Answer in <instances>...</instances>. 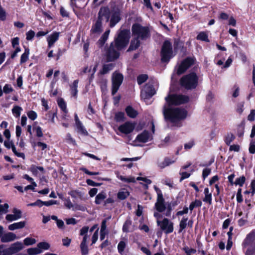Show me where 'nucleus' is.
I'll return each mask as SVG.
<instances>
[{
	"label": "nucleus",
	"instance_id": "nucleus-1",
	"mask_svg": "<svg viewBox=\"0 0 255 255\" xmlns=\"http://www.w3.org/2000/svg\"><path fill=\"white\" fill-rule=\"evenodd\" d=\"M166 104L163 107V114L166 120L180 127L179 121L185 119L187 116V112L184 109L172 108V105H178L187 103L189 97L183 95H169L165 98Z\"/></svg>",
	"mask_w": 255,
	"mask_h": 255
},
{
	"label": "nucleus",
	"instance_id": "nucleus-2",
	"mask_svg": "<svg viewBox=\"0 0 255 255\" xmlns=\"http://www.w3.org/2000/svg\"><path fill=\"white\" fill-rule=\"evenodd\" d=\"M130 31L128 30H122L118 34L115 40V44L111 43L106 52V57L108 61H113L119 57V52L125 47L129 42Z\"/></svg>",
	"mask_w": 255,
	"mask_h": 255
},
{
	"label": "nucleus",
	"instance_id": "nucleus-3",
	"mask_svg": "<svg viewBox=\"0 0 255 255\" xmlns=\"http://www.w3.org/2000/svg\"><path fill=\"white\" fill-rule=\"evenodd\" d=\"M104 19H106V22H108L110 19V10L106 7L100 8L98 18L92 24L91 29V33L92 35H99L102 32V21Z\"/></svg>",
	"mask_w": 255,
	"mask_h": 255
},
{
	"label": "nucleus",
	"instance_id": "nucleus-4",
	"mask_svg": "<svg viewBox=\"0 0 255 255\" xmlns=\"http://www.w3.org/2000/svg\"><path fill=\"white\" fill-rule=\"evenodd\" d=\"M182 87L187 90L195 89L198 83V77L195 73H191L183 76L180 80Z\"/></svg>",
	"mask_w": 255,
	"mask_h": 255
},
{
	"label": "nucleus",
	"instance_id": "nucleus-5",
	"mask_svg": "<svg viewBox=\"0 0 255 255\" xmlns=\"http://www.w3.org/2000/svg\"><path fill=\"white\" fill-rule=\"evenodd\" d=\"M243 246L246 249V255H255V230H253L247 235Z\"/></svg>",
	"mask_w": 255,
	"mask_h": 255
},
{
	"label": "nucleus",
	"instance_id": "nucleus-6",
	"mask_svg": "<svg viewBox=\"0 0 255 255\" xmlns=\"http://www.w3.org/2000/svg\"><path fill=\"white\" fill-rule=\"evenodd\" d=\"M156 82L155 80H152L146 84L141 91V98L147 105L151 103V102H148V101L156 93V89L154 87Z\"/></svg>",
	"mask_w": 255,
	"mask_h": 255
},
{
	"label": "nucleus",
	"instance_id": "nucleus-7",
	"mask_svg": "<svg viewBox=\"0 0 255 255\" xmlns=\"http://www.w3.org/2000/svg\"><path fill=\"white\" fill-rule=\"evenodd\" d=\"M131 30L133 35L138 39H145L150 36L148 28L142 26L138 23L133 24Z\"/></svg>",
	"mask_w": 255,
	"mask_h": 255
},
{
	"label": "nucleus",
	"instance_id": "nucleus-8",
	"mask_svg": "<svg viewBox=\"0 0 255 255\" xmlns=\"http://www.w3.org/2000/svg\"><path fill=\"white\" fill-rule=\"evenodd\" d=\"M173 56L171 43L168 40H165L161 51V61L163 62H167Z\"/></svg>",
	"mask_w": 255,
	"mask_h": 255
},
{
	"label": "nucleus",
	"instance_id": "nucleus-9",
	"mask_svg": "<svg viewBox=\"0 0 255 255\" xmlns=\"http://www.w3.org/2000/svg\"><path fill=\"white\" fill-rule=\"evenodd\" d=\"M157 226L166 234H170L174 230L173 222L167 218H164L161 221H158Z\"/></svg>",
	"mask_w": 255,
	"mask_h": 255
},
{
	"label": "nucleus",
	"instance_id": "nucleus-10",
	"mask_svg": "<svg viewBox=\"0 0 255 255\" xmlns=\"http://www.w3.org/2000/svg\"><path fill=\"white\" fill-rule=\"evenodd\" d=\"M112 94L114 95L118 91L123 81L122 74L115 72L112 75Z\"/></svg>",
	"mask_w": 255,
	"mask_h": 255
},
{
	"label": "nucleus",
	"instance_id": "nucleus-11",
	"mask_svg": "<svg viewBox=\"0 0 255 255\" xmlns=\"http://www.w3.org/2000/svg\"><path fill=\"white\" fill-rule=\"evenodd\" d=\"M194 58L191 57H188L184 60L178 68L177 70V74L180 75L185 72L191 65L194 64Z\"/></svg>",
	"mask_w": 255,
	"mask_h": 255
},
{
	"label": "nucleus",
	"instance_id": "nucleus-12",
	"mask_svg": "<svg viewBox=\"0 0 255 255\" xmlns=\"http://www.w3.org/2000/svg\"><path fill=\"white\" fill-rule=\"evenodd\" d=\"M24 248L23 244L20 242L12 244L10 246L4 251L5 254L11 255L16 254Z\"/></svg>",
	"mask_w": 255,
	"mask_h": 255
},
{
	"label": "nucleus",
	"instance_id": "nucleus-13",
	"mask_svg": "<svg viewBox=\"0 0 255 255\" xmlns=\"http://www.w3.org/2000/svg\"><path fill=\"white\" fill-rule=\"evenodd\" d=\"M154 208L158 212H163L166 208L162 193L159 191H158V197L154 205Z\"/></svg>",
	"mask_w": 255,
	"mask_h": 255
},
{
	"label": "nucleus",
	"instance_id": "nucleus-14",
	"mask_svg": "<svg viewBox=\"0 0 255 255\" xmlns=\"http://www.w3.org/2000/svg\"><path fill=\"white\" fill-rule=\"evenodd\" d=\"M134 127L135 126L133 123L127 122L120 126L118 130L122 133L128 134L133 130Z\"/></svg>",
	"mask_w": 255,
	"mask_h": 255
},
{
	"label": "nucleus",
	"instance_id": "nucleus-15",
	"mask_svg": "<svg viewBox=\"0 0 255 255\" xmlns=\"http://www.w3.org/2000/svg\"><path fill=\"white\" fill-rule=\"evenodd\" d=\"M110 26L114 27L121 20V13L120 10L113 11L110 15Z\"/></svg>",
	"mask_w": 255,
	"mask_h": 255
},
{
	"label": "nucleus",
	"instance_id": "nucleus-16",
	"mask_svg": "<svg viewBox=\"0 0 255 255\" xmlns=\"http://www.w3.org/2000/svg\"><path fill=\"white\" fill-rule=\"evenodd\" d=\"M152 139V135L146 130L143 131L140 134L137 135L136 140L138 142H146L150 141Z\"/></svg>",
	"mask_w": 255,
	"mask_h": 255
},
{
	"label": "nucleus",
	"instance_id": "nucleus-17",
	"mask_svg": "<svg viewBox=\"0 0 255 255\" xmlns=\"http://www.w3.org/2000/svg\"><path fill=\"white\" fill-rule=\"evenodd\" d=\"M64 205L65 207L68 209H72L73 210H81L84 211L85 208L80 205H74L71 201L69 198L64 199Z\"/></svg>",
	"mask_w": 255,
	"mask_h": 255
},
{
	"label": "nucleus",
	"instance_id": "nucleus-18",
	"mask_svg": "<svg viewBox=\"0 0 255 255\" xmlns=\"http://www.w3.org/2000/svg\"><path fill=\"white\" fill-rule=\"evenodd\" d=\"M28 170L34 176H40L41 174H44L45 172V170L43 167L38 166L34 164L31 165Z\"/></svg>",
	"mask_w": 255,
	"mask_h": 255
},
{
	"label": "nucleus",
	"instance_id": "nucleus-19",
	"mask_svg": "<svg viewBox=\"0 0 255 255\" xmlns=\"http://www.w3.org/2000/svg\"><path fill=\"white\" fill-rule=\"evenodd\" d=\"M60 32H54L47 37L48 47L49 48L52 47L54 44L58 40Z\"/></svg>",
	"mask_w": 255,
	"mask_h": 255
},
{
	"label": "nucleus",
	"instance_id": "nucleus-20",
	"mask_svg": "<svg viewBox=\"0 0 255 255\" xmlns=\"http://www.w3.org/2000/svg\"><path fill=\"white\" fill-rule=\"evenodd\" d=\"M18 239L15 234L12 232H8L1 235L0 237L1 241L2 243H8L12 242L15 239Z\"/></svg>",
	"mask_w": 255,
	"mask_h": 255
},
{
	"label": "nucleus",
	"instance_id": "nucleus-21",
	"mask_svg": "<svg viewBox=\"0 0 255 255\" xmlns=\"http://www.w3.org/2000/svg\"><path fill=\"white\" fill-rule=\"evenodd\" d=\"M175 162V159H172L168 157L164 158V160L158 163V166L159 168L163 169L166 166L174 163Z\"/></svg>",
	"mask_w": 255,
	"mask_h": 255
},
{
	"label": "nucleus",
	"instance_id": "nucleus-22",
	"mask_svg": "<svg viewBox=\"0 0 255 255\" xmlns=\"http://www.w3.org/2000/svg\"><path fill=\"white\" fill-rule=\"evenodd\" d=\"M106 197V193L104 191H102L96 195L95 203L97 205H100L103 202H104Z\"/></svg>",
	"mask_w": 255,
	"mask_h": 255
},
{
	"label": "nucleus",
	"instance_id": "nucleus-23",
	"mask_svg": "<svg viewBox=\"0 0 255 255\" xmlns=\"http://www.w3.org/2000/svg\"><path fill=\"white\" fill-rule=\"evenodd\" d=\"M25 222L24 221H20L10 224L8 226V229L10 231H14L17 229H22L24 227Z\"/></svg>",
	"mask_w": 255,
	"mask_h": 255
},
{
	"label": "nucleus",
	"instance_id": "nucleus-24",
	"mask_svg": "<svg viewBox=\"0 0 255 255\" xmlns=\"http://www.w3.org/2000/svg\"><path fill=\"white\" fill-rule=\"evenodd\" d=\"M86 237H83V240L80 244V249L81 253L83 255H87L88 254V248L87 245Z\"/></svg>",
	"mask_w": 255,
	"mask_h": 255
},
{
	"label": "nucleus",
	"instance_id": "nucleus-25",
	"mask_svg": "<svg viewBox=\"0 0 255 255\" xmlns=\"http://www.w3.org/2000/svg\"><path fill=\"white\" fill-rule=\"evenodd\" d=\"M123 231L124 232L126 233L132 232L133 231L132 222L130 219H127L125 222L123 227Z\"/></svg>",
	"mask_w": 255,
	"mask_h": 255
},
{
	"label": "nucleus",
	"instance_id": "nucleus-26",
	"mask_svg": "<svg viewBox=\"0 0 255 255\" xmlns=\"http://www.w3.org/2000/svg\"><path fill=\"white\" fill-rule=\"evenodd\" d=\"M110 32V29L107 30L102 35L100 39L98 40V43L100 46H102L105 42L107 40Z\"/></svg>",
	"mask_w": 255,
	"mask_h": 255
},
{
	"label": "nucleus",
	"instance_id": "nucleus-27",
	"mask_svg": "<svg viewBox=\"0 0 255 255\" xmlns=\"http://www.w3.org/2000/svg\"><path fill=\"white\" fill-rule=\"evenodd\" d=\"M110 32V29L107 30L102 35L100 39L98 40V43L100 46H102L105 42L107 40Z\"/></svg>",
	"mask_w": 255,
	"mask_h": 255
},
{
	"label": "nucleus",
	"instance_id": "nucleus-28",
	"mask_svg": "<svg viewBox=\"0 0 255 255\" xmlns=\"http://www.w3.org/2000/svg\"><path fill=\"white\" fill-rule=\"evenodd\" d=\"M204 194L205 197L203 199V201L206 203H208L209 204L212 203V194L209 192L208 188H205L204 191Z\"/></svg>",
	"mask_w": 255,
	"mask_h": 255
},
{
	"label": "nucleus",
	"instance_id": "nucleus-29",
	"mask_svg": "<svg viewBox=\"0 0 255 255\" xmlns=\"http://www.w3.org/2000/svg\"><path fill=\"white\" fill-rule=\"evenodd\" d=\"M79 83L78 80L74 81L72 85H70L71 93L72 96L76 97L78 93V84Z\"/></svg>",
	"mask_w": 255,
	"mask_h": 255
},
{
	"label": "nucleus",
	"instance_id": "nucleus-30",
	"mask_svg": "<svg viewBox=\"0 0 255 255\" xmlns=\"http://www.w3.org/2000/svg\"><path fill=\"white\" fill-rule=\"evenodd\" d=\"M126 112L127 115L131 118H134L137 115V111L130 106L126 108Z\"/></svg>",
	"mask_w": 255,
	"mask_h": 255
},
{
	"label": "nucleus",
	"instance_id": "nucleus-31",
	"mask_svg": "<svg viewBox=\"0 0 255 255\" xmlns=\"http://www.w3.org/2000/svg\"><path fill=\"white\" fill-rule=\"evenodd\" d=\"M129 195V193L126 189L121 190L117 194V197L119 199L123 200L126 199Z\"/></svg>",
	"mask_w": 255,
	"mask_h": 255
},
{
	"label": "nucleus",
	"instance_id": "nucleus-32",
	"mask_svg": "<svg viewBox=\"0 0 255 255\" xmlns=\"http://www.w3.org/2000/svg\"><path fill=\"white\" fill-rule=\"evenodd\" d=\"M114 67V64L112 63H108L104 64L103 66L102 70L100 73L102 74H105L112 70Z\"/></svg>",
	"mask_w": 255,
	"mask_h": 255
},
{
	"label": "nucleus",
	"instance_id": "nucleus-33",
	"mask_svg": "<svg viewBox=\"0 0 255 255\" xmlns=\"http://www.w3.org/2000/svg\"><path fill=\"white\" fill-rule=\"evenodd\" d=\"M139 45L140 41L139 39L135 37L133 40L131 41L130 46L128 48V51L135 50L139 46Z\"/></svg>",
	"mask_w": 255,
	"mask_h": 255
},
{
	"label": "nucleus",
	"instance_id": "nucleus-34",
	"mask_svg": "<svg viewBox=\"0 0 255 255\" xmlns=\"http://www.w3.org/2000/svg\"><path fill=\"white\" fill-rule=\"evenodd\" d=\"M29 49L27 48H25L24 53L21 55L20 62L21 64L26 62L29 58Z\"/></svg>",
	"mask_w": 255,
	"mask_h": 255
},
{
	"label": "nucleus",
	"instance_id": "nucleus-35",
	"mask_svg": "<svg viewBox=\"0 0 255 255\" xmlns=\"http://www.w3.org/2000/svg\"><path fill=\"white\" fill-rule=\"evenodd\" d=\"M75 126L79 133L84 135L88 134V132L81 122L78 123H75Z\"/></svg>",
	"mask_w": 255,
	"mask_h": 255
},
{
	"label": "nucleus",
	"instance_id": "nucleus-36",
	"mask_svg": "<svg viewBox=\"0 0 255 255\" xmlns=\"http://www.w3.org/2000/svg\"><path fill=\"white\" fill-rule=\"evenodd\" d=\"M188 218L183 217L180 220L179 222V233H181L182 232L183 230H184L187 226V222H188Z\"/></svg>",
	"mask_w": 255,
	"mask_h": 255
},
{
	"label": "nucleus",
	"instance_id": "nucleus-37",
	"mask_svg": "<svg viewBox=\"0 0 255 255\" xmlns=\"http://www.w3.org/2000/svg\"><path fill=\"white\" fill-rule=\"evenodd\" d=\"M22 111V108L18 106H14L11 110L12 113L15 118L20 117Z\"/></svg>",
	"mask_w": 255,
	"mask_h": 255
},
{
	"label": "nucleus",
	"instance_id": "nucleus-38",
	"mask_svg": "<svg viewBox=\"0 0 255 255\" xmlns=\"http://www.w3.org/2000/svg\"><path fill=\"white\" fill-rule=\"evenodd\" d=\"M58 106L61 109V110L65 113L67 114L68 111L66 108V104L64 100L62 98L59 99L57 101Z\"/></svg>",
	"mask_w": 255,
	"mask_h": 255
},
{
	"label": "nucleus",
	"instance_id": "nucleus-39",
	"mask_svg": "<svg viewBox=\"0 0 255 255\" xmlns=\"http://www.w3.org/2000/svg\"><path fill=\"white\" fill-rule=\"evenodd\" d=\"M51 218L52 220L56 221V224L58 228L60 229H63L64 228V222L61 220H59L56 216L52 215L51 216Z\"/></svg>",
	"mask_w": 255,
	"mask_h": 255
},
{
	"label": "nucleus",
	"instance_id": "nucleus-40",
	"mask_svg": "<svg viewBox=\"0 0 255 255\" xmlns=\"http://www.w3.org/2000/svg\"><path fill=\"white\" fill-rule=\"evenodd\" d=\"M197 39L203 41L209 42L208 34L205 32H201L197 36Z\"/></svg>",
	"mask_w": 255,
	"mask_h": 255
},
{
	"label": "nucleus",
	"instance_id": "nucleus-41",
	"mask_svg": "<svg viewBox=\"0 0 255 255\" xmlns=\"http://www.w3.org/2000/svg\"><path fill=\"white\" fill-rule=\"evenodd\" d=\"M118 177L119 179H120L122 181H124V182H127V183H130V182L134 183L136 181L135 178H134L133 177H126L122 175H119V176H118Z\"/></svg>",
	"mask_w": 255,
	"mask_h": 255
},
{
	"label": "nucleus",
	"instance_id": "nucleus-42",
	"mask_svg": "<svg viewBox=\"0 0 255 255\" xmlns=\"http://www.w3.org/2000/svg\"><path fill=\"white\" fill-rule=\"evenodd\" d=\"M27 252L29 255H34L39 254L42 253V251L40 249L38 248V247L32 248L28 249L27 250Z\"/></svg>",
	"mask_w": 255,
	"mask_h": 255
},
{
	"label": "nucleus",
	"instance_id": "nucleus-43",
	"mask_svg": "<svg viewBox=\"0 0 255 255\" xmlns=\"http://www.w3.org/2000/svg\"><path fill=\"white\" fill-rule=\"evenodd\" d=\"M202 202L199 200H196L192 202L189 205V209L190 211H192L196 207H199L202 206Z\"/></svg>",
	"mask_w": 255,
	"mask_h": 255
},
{
	"label": "nucleus",
	"instance_id": "nucleus-44",
	"mask_svg": "<svg viewBox=\"0 0 255 255\" xmlns=\"http://www.w3.org/2000/svg\"><path fill=\"white\" fill-rule=\"evenodd\" d=\"M36 243V241L35 239L30 237H27L23 240L24 244L26 246H31L35 244Z\"/></svg>",
	"mask_w": 255,
	"mask_h": 255
},
{
	"label": "nucleus",
	"instance_id": "nucleus-45",
	"mask_svg": "<svg viewBox=\"0 0 255 255\" xmlns=\"http://www.w3.org/2000/svg\"><path fill=\"white\" fill-rule=\"evenodd\" d=\"M38 248L40 249V250L43 252V250H47L50 248L49 244L45 242H42L38 243L37 245Z\"/></svg>",
	"mask_w": 255,
	"mask_h": 255
},
{
	"label": "nucleus",
	"instance_id": "nucleus-46",
	"mask_svg": "<svg viewBox=\"0 0 255 255\" xmlns=\"http://www.w3.org/2000/svg\"><path fill=\"white\" fill-rule=\"evenodd\" d=\"M127 246V243L124 241H120L118 245L119 253L122 255Z\"/></svg>",
	"mask_w": 255,
	"mask_h": 255
},
{
	"label": "nucleus",
	"instance_id": "nucleus-47",
	"mask_svg": "<svg viewBox=\"0 0 255 255\" xmlns=\"http://www.w3.org/2000/svg\"><path fill=\"white\" fill-rule=\"evenodd\" d=\"M65 140L69 144H72L73 145H76L75 139L72 137L71 135L69 133L66 134Z\"/></svg>",
	"mask_w": 255,
	"mask_h": 255
},
{
	"label": "nucleus",
	"instance_id": "nucleus-48",
	"mask_svg": "<svg viewBox=\"0 0 255 255\" xmlns=\"http://www.w3.org/2000/svg\"><path fill=\"white\" fill-rule=\"evenodd\" d=\"M246 181V178L244 176H242L236 179L235 182H234V184L236 185H239L242 187L245 183Z\"/></svg>",
	"mask_w": 255,
	"mask_h": 255
},
{
	"label": "nucleus",
	"instance_id": "nucleus-49",
	"mask_svg": "<svg viewBox=\"0 0 255 255\" xmlns=\"http://www.w3.org/2000/svg\"><path fill=\"white\" fill-rule=\"evenodd\" d=\"M148 78V76L146 74H142L139 75L137 78V83L139 85L143 83Z\"/></svg>",
	"mask_w": 255,
	"mask_h": 255
},
{
	"label": "nucleus",
	"instance_id": "nucleus-50",
	"mask_svg": "<svg viewBox=\"0 0 255 255\" xmlns=\"http://www.w3.org/2000/svg\"><path fill=\"white\" fill-rule=\"evenodd\" d=\"M115 118L118 122H123L125 120V114L123 112H118L116 114Z\"/></svg>",
	"mask_w": 255,
	"mask_h": 255
},
{
	"label": "nucleus",
	"instance_id": "nucleus-51",
	"mask_svg": "<svg viewBox=\"0 0 255 255\" xmlns=\"http://www.w3.org/2000/svg\"><path fill=\"white\" fill-rule=\"evenodd\" d=\"M19 219V216L16 215L15 216L14 214H7L5 217V219L9 221V222H12L13 221L17 220Z\"/></svg>",
	"mask_w": 255,
	"mask_h": 255
},
{
	"label": "nucleus",
	"instance_id": "nucleus-52",
	"mask_svg": "<svg viewBox=\"0 0 255 255\" xmlns=\"http://www.w3.org/2000/svg\"><path fill=\"white\" fill-rule=\"evenodd\" d=\"M33 130L35 131L36 136L38 137H42L43 135L42 128L39 126L33 127Z\"/></svg>",
	"mask_w": 255,
	"mask_h": 255
},
{
	"label": "nucleus",
	"instance_id": "nucleus-53",
	"mask_svg": "<svg viewBox=\"0 0 255 255\" xmlns=\"http://www.w3.org/2000/svg\"><path fill=\"white\" fill-rule=\"evenodd\" d=\"M89 229L87 226L83 227L80 231V235L81 236H83V237H86V240H88V237L87 233L88 232Z\"/></svg>",
	"mask_w": 255,
	"mask_h": 255
},
{
	"label": "nucleus",
	"instance_id": "nucleus-54",
	"mask_svg": "<svg viewBox=\"0 0 255 255\" xmlns=\"http://www.w3.org/2000/svg\"><path fill=\"white\" fill-rule=\"evenodd\" d=\"M13 89L10 84H5L3 88V92L4 93L7 94L13 91Z\"/></svg>",
	"mask_w": 255,
	"mask_h": 255
},
{
	"label": "nucleus",
	"instance_id": "nucleus-55",
	"mask_svg": "<svg viewBox=\"0 0 255 255\" xmlns=\"http://www.w3.org/2000/svg\"><path fill=\"white\" fill-rule=\"evenodd\" d=\"M27 115L28 118L32 121L35 120L37 117L36 113L34 111H29L27 112Z\"/></svg>",
	"mask_w": 255,
	"mask_h": 255
},
{
	"label": "nucleus",
	"instance_id": "nucleus-56",
	"mask_svg": "<svg viewBox=\"0 0 255 255\" xmlns=\"http://www.w3.org/2000/svg\"><path fill=\"white\" fill-rule=\"evenodd\" d=\"M235 138V136L233 134H228L226 137L225 142L227 145H230Z\"/></svg>",
	"mask_w": 255,
	"mask_h": 255
},
{
	"label": "nucleus",
	"instance_id": "nucleus-57",
	"mask_svg": "<svg viewBox=\"0 0 255 255\" xmlns=\"http://www.w3.org/2000/svg\"><path fill=\"white\" fill-rule=\"evenodd\" d=\"M6 18V13L5 10L0 5V20L4 21Z\"/></svg>",
	"mask_w": 255,
	"mask_h": 255
},
{
	"label": "nucleus",
	"instance_id": "nucleus-58",
	"mask_svg": "<svg viewBox=\"0 0 255 255\" xmlns=\"http://www.w3.org/2000/svg\"><path fill=\"white\" fill-rule=\"evenodd\" d=\"M183 250L186 253V255H191V254H194L196 253V250L194 249H190L187 247H185L183 248Z\"/></svg>",
	"mask_w": 255,
	"mask_h": 255
},
{
	"label": "nucleus",
	"instance_id": "nucleus-59",
	"mask_svg": "<svg viewBox=\"0 0 255 255\" xmlns=\"http://www.w3.org/2000/svg\"><path fill=\"white\" fill-rule=\"evenodd\" d=\"M26 39L28 40H32L34 36H35V32L34 31L32 30H30L28 32L26 33Z\"/></svg>",
	"mask_w": 255,
	"mask_h": 255
},
{
	"label": "nucleus",
	"instance_id": "nucleus-60",
	"mask_svg": "<svg viewBox=\"0 0 255 255\" xmlns=\"http://www.w3.org/2000/svg\"><path fill=\"white\" fill-rule=\"evenodd\" d=\"M180 175H181V178L180 179V181H182L184 179L188 178L190 177L191 173L184 172L183 170H180Z\"/></svg>",
	"mask_w": 255,
	"mask_h": 255
},
{
	"label": "nucleus",
	"instance_id": "nucleus-61",
	"mask_svg": "<svg viewBox=\"0 0 255 255\" xmlns=\"http://www.w3.org/2000/svg\"><path fill=\"white\" fill-rule=\"evenodd\" d=\"M43 201L40 199L37 200L35 202L28 204V206H38L41 207L43 206Z\"/></svg>",
	"mask_w": 255,
	"mask_h": 255
},
{
	"label": "nucleus",
	"instance_id": "nucleus-62",
	"mask_svg": "<svg viewBox=\"0 0 255 255\" xmlns=\"http://www.w3.org/2000/svg\"><path fill=\"white\" fill-rule=\"evenodd\" d=\"M98 232L99 229L96 230V231L93 234L92 237V244L91 245H93L96 243L98 239Z\"/></svg>",
	"mask_w": 255,
	"mask_h": 255
},
{
	"label": "nucleus",
	"instance_id": "nucleus-63",
	"mask_svg": "<svg viewBox=\"0 0 255 255\" xmlns=\"http://www.w3.org/2000/svg\"><path fill=\"white\" fill-rule=\"evenodd\" d=\"M211 172L210 168H206L203 169L202 172V177L205 179Z\"/></svg>",
	"mask_w": 255,
	"mask_h": 255
},
{
	"label": "nucleus",
	"instance_id": "nucleus-64",
	"mask_svg": "<svg viewBox=\"0 0 255 255\" xmlns=\"http://www.w3.org/2000/svg\"><path fill=\"white\" fill-rule=\"evenodd\" d=\"M250 190L251 191L252 196L254 195L255 194V180H253L251 181Z\"/></svg>",
	"mask_w": 255,
	"mask_h": 255
}]
</instances>
